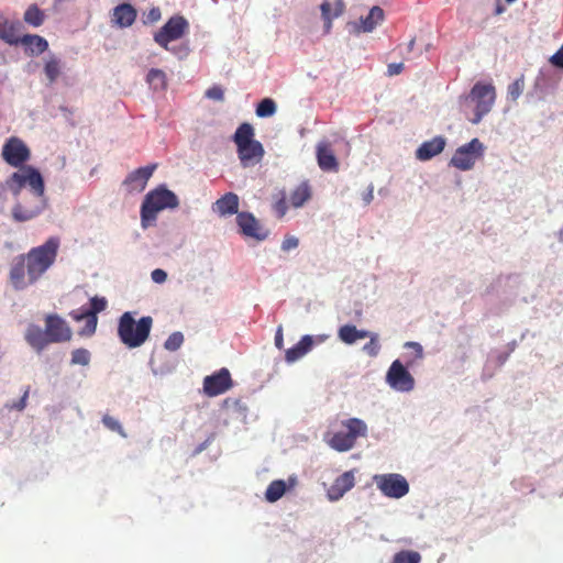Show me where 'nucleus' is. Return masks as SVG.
Masks as SVG:
<instances>
[{
  "label": "nucleus",
  "instance_id": "nucleus-1",
  "mask_svg": "<svg viewBox=\"0 0 563 563\" xmlns=\"http://www.w3.org/2000/svg\"><path fill=\"white\" fill-rule=\"evenodd\" d=\"M59 239L49 236L44 244L15 256L9 272V283L14 290H23L35 284L54 265Z\"/></svg>",
  "mask_w": 563,
  "mask_h": 563
},
{
  "label": "nucleus",
  "instance_id": "nucleus-36",
  "mask_svg": "<svg viewBox=\"0 0 563 563\" xmlns=\"http://www.w3.org/2000/svg\"><path fill=\"white\" fill-rule=\"evenodd\" d=\"M276 102L272 98H264L257 103L255 113L258 118H268L276 112Z\"/></svg>",
  "mask_w": 563,
  "mask_h": 563
},
{
  "label": "nucleus",
  "instance_id": "nucleus-24",
  "mask_svg": "<svg viewBox=\"0 0 563 563\" xmlns=\"http://www.w3.org/2000/svg\"><path fill=\"white\" fill-rule=\"evenodd\" d=\"M384 20V10L380 7H373L366 16L360 19L357 30L369 33Z\"/></svg>",
  "mask_w": 563,
  "mask_h": 563
},
{
  "label": "nucleus",
  "instance_id": "nucleus-46",
  "mask_svg": "<svg viewBox=\"0 0 563 563\" xmlns=\"http://www.w3.org/2000/svg\"><path fill=\"white\" fill-rule=\"evenodd\" d=\"M205 96L211 100L222 101L224 99V91L221 86L214 85L207 89Z\"/></svg>",
  "mask_w": 563,
  "mask_h": 563
},
{
  "label": "nucleus",
  "instance_id": "nucleus-9",
  "mask_svg": "<svg viewBox=\"0 0 563 563\" xmlns=\"http://www.w3.org/2000/svg\"><path fill=\"white\" fill-rule=\"evenodd\" d=\"M374 482L384 496L393 499H400L409 493L408 481L400 474L376 475Z\"/></svg>",
  "mask_w": 563,
  "mask_h": 563
},
{
  "label": "nucleus",
  "instance_id": "nucleus-60",
  "mask_svg": "<svg viewBox=\"0 0 563 563\" xmlns=\"http://www.w3.org/2000/svg\"><path fill=\"white\" fill-rule=\"evenodd\" d=\"M558 240L559 242L563 243V228L558 232Z\"/></svg>",
  "mask_w": 563,
  "mask_h": 563
},
{
  "label": "nucleus",
  "instance_id": "nucleus-40",
  "mask_svg": "<svg viewBox=\"0 0 563 563\" xmlns=\"http://www.w3.org/2000/svg\"><path fill=\"white\" fill-rule=\"evenodd\" d=\"M84 320L85 327L79 332V335L82 336H91L96 331V327H98V317L97 316H85Z\"/></svg>",
  "mask_w": 563,
  "mask_h": 563
},
{
  "label": "nucleus",
  "instance_id": "nucleus-47",
  "mask_svg": "<svg viewBox=\"0 0 563 563\" xmlns=\"http://www.w3.org/2000/svg\"><path fill=\"white\" fill-rule=\"evenodd\" d=\"M161 18H162V13H161L159 8L154 7L144 15L143 23L144 24H154L157 21H159Z\"/></svg>",
  "mask_w": 563,
  "mask_h": 563
},
{
  "label": "nucleus",
  "instance_id": "nucleus-18",
  "mask_svg": "<svg viewBox=\"0 0 563 563\" xmlns=\"http://www.w3.org/2000/svg\"><path fill=\"white\" fill-rule=\"evenodd\" d=\"M318 167L323 172L335 173L339 170V161L329 143L317 145L316 150Z\"/></svg>",
  "mask_w": 563,
  "mask_h": 563
},
{
  "label": "nucleus",
  "instance_id": "nucleus-8",
  "mask_svg": "<svg viewBox=\"0 0 563 563\" xmlns=\"http://www.w3.org/2000/svg\"><path fill=\"white\" fill-rule=\"evenodd\" d=\"M409 361L405 366L399 360H395L386 372V383L391 389L400 393H409L413 389L415 379L407 367L412 366Z\"/></svg>",
  "mask_w": 563,
  "mask_h": 563
},
{
  "label": "nucleus",
  "instance_id": "nucleus-48",
  "mask_svg": "<svg viewBox=\"0 0 563 563\" xmlns=\"http://www.w3.org/2000/svg\"><path fill=\"white\" fill-rule=\"evenodd\" d=\"M299 244L298 238L295 235H286L282 242V251L283 252H289L294 249H296Z\"/></svg>",
  "mask_w": 563,
  "mask_h": 563
},
{
  "label": "nucleus",
  "instance_id": "nucleus-59",
  "mask_svg": "<svg viewBox=\"0 0 563 563\" xmlns=\"http://www.w3.org/2000/svg\"><path fill=\"white\" fill-rule=\"evenodd\" d=\"M59 110L63 112V115H64L66 119H68V112H69V111H68V109H67L66 107H63V106H62V107L59 108Z\"/></svg>",
  "mask_w": 563,
  "mask_h": 563
},
{
  "label": "nucleus",
  "instance_id": "nucleus-11",
  "mask_svg": "<svg viewBox=\"0 0 563 563\" xmlns=\"http://www.w3.org/2000/svg\"><path fill=\"white\" fill-rule=\"evenodd\" d=\"M483 155L482 143H467L457 147L452 156L451 165L461 170L472 169Z\"/></svg>",
  "mask_w": 563,
  "mask_h": 563
},
{
  "label": "nucleus",
  "instance_id": "nucleus-35",
  "mask_svg": "<svg viewBox=\"0 0 563 563\" xmlns=\"http://www.w3.org/2000/svg\"><path fill=\"white\" fill-rule=\"evenodd\" d=\"M285 494V483L282 479L273 481L265 492V499L274 503Z\"/></svg>",
  "mask_w": 563,
  "mask_h": 563
},
{
  "label": "nucleus",
  "instance_id": "nucleus-3",
  "mask_svg": "<svg viewBox=\"0 0 563 563\" xmlns=\"http://www.w3.org/2000/svg\"><path fill=\"white\" fill-rule=\"evenodd\" d=\"M495 99V87L492 84L477 81L466 96L460 98V108L470 122L477 124L490 112Z\"/></svg>",
  "mask_w": 563,
  "mask_h": 563
},
{
  "label": "nucleus",
  "instance_id": "nucleus-34",
  "mask_svg": "<svg viewBox=\"0 0 563 563\" xmlns=\"http://www.w3.org/2000/svg\"><path fill=\"white\" fill-rule=\"evenodd\" d=\"M146 81L154 90H164L166 88V74L158 68H151L146 75Z\"/></svg>",
  "mask_w": 563,
  "mask_h": 563
},
{
  "label": "nucleus",
  "instance_id": "nucleus-27",
  "mask_svg": "<svg viewBox=\"0 0 563 563\" xmlns=\"http://www.w3.org/2000/svg\"><path fill=\"white\" fill-rule=\"evenodd\" d=\"M371 333L366 330H358L356 325H342L339 329V339L346 344H353L358 340L367 338Z\"/></svg>",
  "mask_w": 563,
  "mask_h": 563
},
{
  "label": "nucleus",
  "instance_id": "nucleus-22",
  "mask_svg": "<svg viewBox=\"0 0 563 563\" xmlns=\"http://www.w3.org/2000/svg\"><path fill=\"white\" fill-rule=\"evenodd\" d=\"M19 43L23 44L31 55H40L48 48V42L36 34L19 36Z\"/></svg>",
  "mask_w": 563,
  "mask_h": 563
},
{
  "label": "nucleus",
  "instance_id": "nucleus-33",
  "mask_svg": "<svg viewBox=\"0 0 563 563\" xmlns=\"http://www.w3.org/2000/svg\"><path fill=\"white\" fill-rule=\"evenodd\" d=\"M62 70V60L54 55L49 56L48 59H46L44 65V74L46 78L48 79L49 84H54L58 76L60 75Z\"/></svg>",
  "mask_w": 563,
  "mask_h": 563
},
{
  "label": "nucleus",
  "instance_id": "nucleus-55",
  "mask_svg": "<svg viewBox=\"0 0 563 563\" xmlns=\"http://www.w3.org/2000/svg\"><path fill=\"white\" fill-rule=\"evenodd\" d=\"M275 346L279 350L283 349V331L282 327L278 328L277 334H275Z\"/></svg>",
  "mask_w": 563,
  "mask_h": 563
},
{
  "label": "nucleus",
  "instance_id": "nucleus-56",
  "mask_svg": "<svg viewBox=\"0 0 563 563\" xmlns=\"http://www.w3.org/2000/svg\"><path fill=\"white\" fill-rule=\"evenodd\" d=\"M374 199V190L369 188L368 191L364 195V201L366 205L371 203Z\"/></svg>",
  "mask_w": 563,
  "mask_h": 563
},
{
  "label": "nucleus",
  "instance_id": "nucleus-37",
  "mask_svg": "<svg viewBox=\"0 0 563 563\" xmlns=\"http://www.w3.org/2000/svg\"><path fill=\"white\" fill-rule=\"evenodd\" d=\"M254 129L247 123H241L231 135L230 141H254Z\"/></svg>",
  "mask_w": 563,
  "mask_h": 563
},
{
  "label": "nucleus",
  "instance_id": "nucleus-41",
  "mask_svg": "<svg viewBox=\"0 0 563 563\" xmlns=\"http://www.w3.org/2000/svg\"><path fill=\"white\" fill-rule=\"evenodd\" d=\"M184 334L180 332H174L168 335L165 341V349L168 351H178L180 345L184 343Z\"/></svg>",
  "mask_w": 563,
  "mask_h": 563
},
{
  "label": "nucleus",
  "instance_id": "nucleus-54",
  "mask_svg": "<svg viewBox=\"0 0 563 563\" xmlns=\"http://www.w3.org/2000/svg\"><path fill=\"white\" fill-rule=\"evenodd\" d=\"M29 398V390L24 391L21 399L19 401H15L12 406H10V409L14 410H22L25 408V402H27Z\"/></svg>",
  "mask_w": 563,
  "mask_h": 563
},
{
  "label": "nucleus",
  "instance_id": "nucleus-7",
  "mask_svg": "<svg viewBox=\"0 0 563 563\" xmlns=\"http://www.w3.org/2000/svg\"><path fill=\"white\" fill-rule=\"evenodd\" d=\"M189 29L188 21L183 15H173L154 34V41L163 48H168V44L181 38Z\"/></svg>",
  "mask_w": 563,
  "mask_h": 563
},
{
  "label": "nucleus",
  "instance_id": "nucleus-12",
  "mask_svg": "<svg viewBox=\"0 0 563 563\" xmlns=\"http://www.w3.org/2000/svg\"><path fill=\"white\" fill-rule=\"evenodd\" d=\"M45 330L48 340L53 343L70 342L73 330L64 318L57 313H49L45 317Z\"/></svg>",
  "mask_w": 563,
  "mask_h": 563
},
{
  "label": "nucleus",
  "instance_id": "nucleus-45",
  "mask_svg": "<svg viewBox=\"0 0 563 563\" xmlns=\"http://www.w3.org/2000/svg\"><path fill=\"white\" fill-rule=\"evenodd\" d=\"M166 51L170 52L172 54H174L178 59H185L187 58V56L189 55V46L187 43H181V44H178V45H172L168 44V48H165Z\"/></svg>",
  "mask_w": 563,
  "mask_h": 563
},
{
  "label": "nucleus",
  "instance_id": "nucleus-62",
  "mask_svg": "<svg viewBox=\"0 0 563 563\" xmlns=\"http://www.w3.org/2000/svg\"><path fill=\"white\" fill-rule=\"evenodd\" d=\"M430 141H437V142H440V141H445L442 136L440 135H437L434 137H432Z\"/></svg>",
  "mask_w": 563,
  "mask_h": 563
},
{
  "label": "nucleus",
  "instance_id": "nucleus-13",
  "mask_svg": "<svg viewBox=\"0 0 563 563\" xmlns=\"http://www.w3.org/2000/svg\"><path fill=\"white\" fill-rule=\"evenodd\" d=\"M157 168V164H152L148 166H144L137 169H134L130 173L125 179L123 185L129 192H141L144 190L146 184H148L150 178L153 175L154 169Z\"/></svg>",
  "mask_w": 563,
  "mask_h": 563
},
{
  "label": "nucleus",
  "instance_id": "nucleus-26",
  "mask_svg": "<svg viewBox=\"0 0 563 563\" xmlns=\"http://www.w3.org/2000/svg\"><path fill=\"white\" fill-rule=\"evenodd\" d=\"M311 199V187L308 180L299 183L295 190L290 191L289 202L295 208H301Z\"/></svg>",
  "mask_w": 563,
  "mask_h": 563
},
{
  "label": "nucleus",
  "instance_id": "nucleus-50",
  "mask_svg": "<svg viewBox=\"0 0 563 563\" xmlns=\"http://www.w3.org/2000/svg\"><path fill=\"white\" fill-rule=\"evenodd\" d=\"M404 347L412 350L413 357H416L417 360L422 358V347H421L420 343H418L416 341H408V342H405Z\"/></svg>",
  "mask_w": 563,
  "mask_h": 563
},
{
  "label": "nucleus",
  "instance_id": "nucleus-49",
  "mask_svg": "<svg viewBox=\"0 0 563 563\" xmlns=\"http://www.w3.org/2000/svg\"><path fill=\"white\" fill-rule=\"evenodd\" d=\"M273 209H274L275 214L278 216V218H283L284 214L287 213L288 207H287V201L285 200L284 196L275 201Z\"/></svg>",
  "mask_w": 563,
  "mask_h": 563
},
{
  "label": "nucleus",
  "instance_id": "nucleus-19",
  "mask_svg": "<svg viewBox=\"0 0 563 563\" xmlns=\"http://www.w3.org/2000/svg\"><path fill=\"white\" fill-rule=\"evenodd\" d=\"M137 16V12L130 3H120L113 9L112 22L121 29L131 26Z\"/></svg>",
  "mask_w": 563,
  "mask_h": 563
},
{
  "label": "nucleus",
  "instance_id": "nucleus-6",
  "mask_svg": "<svg viewBox=\"0 0 563 563\" xmlns=\"http://www.w3.org/2000/svg\"><path fill=\"white\" fill-rule=\"evenodd\" d=\"M347 431L334 432L329 445L339 452H346L355 446L358 437H366L367 427L365 422L358 418H350L342 422Z\"/></svg>",
  "mask_w": 563,
  "mask_h": 563
},
{
  "label": "nucleus",
  "instance_id": "nucleus-32",
  "mask_svg": "<svg viewBox=\"0 0 563 563\" xmlns=\"http://www.w3.org/2000/svg\"><path fill=\"white\" fill-rule=\"evenodd\" d=\"M14 22L0 16V40L10 45L19 44V36L15 34Z\"/></svg>",
  "mask_w": 563,
  "mask_h": 563
},
{
  "label": "nucleus",
  "instance_id": "nucleus-21",
  "mask_svg": "<svg viewBox=\"0 0 563 563\" xmlns=\"http://www.w3.org/2000/svg\"><path fill=\"white\" fill-rule=\"evenodd\" d=\"M554 89V82L549 68H541L534 80V93L538 99H544Z\"/></svg>",
  "mask_w": 563,
  "mask_h": 563
},
{
  "label": "nucleus",
  "instance_id": "nucleus-51",
  "mask_svg": "<svg viewBox=\"0 0 563 563\" xmlns=\"http://www.w3.org/2000/svg\"><path fill=\"white\" fill-rule=\"evenodd\" d=\"M550 63L558 68H563V43L562 46L550 57Z\"/></svg>",
  "mask_w": 563,
  "mask_h": 563
},
{
  "label": "nucleus",
  "instance_id": "nucleus-44",
  "mask_svg": "<svg viewBox=\"0 0 563 563\" xmlns=\"http://www.w3.org/2000/svg\"><path fill=\"white\" fill-rule=\"evenodd\" d=\"M525 87V82L522 78L516 79L508 86L507 95L511 100H517L519 96L522 93Z\"/></svg>",
  "mask_w": 563,
  "mask_h": 563
},
{
  "label": "nucleus",
  "instance_id": "nucleus-10",
  "mask_svg": "<svg viewBox=\"0 0 563 563\" xmlns=\"http://www.w3.org/2000/svg\"><path fill=\"white\" fill-rule=\"evenodd\" d=\"M234 386L231 374L227 367H222L211 375L206 376L202 382L203 395L214 397L225 394Z\"/></svg>",
  "mask_w": 563,
  "mask_h": 563
},
{
  "label": "nucleus",
  "instance_id": "nucleus-38",
  "mask_svg": "<svg viewBox=\"0 0 563 563\" xmlns=\"http://www.w3.org/2000/svg\"><path fill=\"white\" fill-rule=\"evenodd\" d=\"M420 553L416 551L396 552L393 558V563H420Z\"/></svg>",
  "mask_w": 563,
  "mask_h": 563
},
{
  "label": "nucleus",
  "instance_id": "nucleus-64",
  "mask_svg": "<svg viewBox=\"0 0 563 563\" xmlns=\"http://www.w3.org/2000/svg\"><path fill=\"white\" fill-rule=\"evenodd\" d=\"M5 141L13 142V141H21V140L16 136H9L8 139H5Z\"/></svg>",
  "mask_w": 563,
  "mask_h": 563
},
{
  "label": "nucleus",
  "instance_id": "nucleus-58",
  "mask_svg": "<svg viewBox=\"0 0 563 563\" xmlns=\"http://www.w3.org/2000/svg\"><path fill=\"white\" fill-rule=\"evenodd\" d=\"M324 22V31L325 33H329L332 27V20H323Z\"/></svg>",
  "mask_w": 563,
  "mask_h": 563
},
{
  "label": "nucleus",
  "instance_id": "nucleus-28",
  "mask_svg": "<svg viewBox=\"0 0 563 563\" xmlns=\"http://www.w3.org/2000/svg\"><path fill=\"white\" fill-rule=\"evenodd\" d=\"M107 308V299L103 297H93L90 299L89 310H77L70 312L73 320L82 321L85 316H96Z\"/></svg>",
  "mask_w": 563,
  "mask_h": 563
},
{
  "label": "nucleus",
  "instance_id": "nucleus-39",
  "mask_svg": "<svg viewBox=\"0 0 563 563\" xmlns=\"http://www.w3.org/2000/svg\"><path fill=\"white\" fill-rule=\"evenodd\" d=\"M90 352L85 349H77L71 353V364L88 365L90 363Z\"/></svg>",
  "mask_w": 563,
  "mask_h": 563
},
{
  "label": "nucleus",
  "instance_id": "nucleus-14",
  "mask_svg": "<svg viewBox=\"0 0 563 563\" xmlns=\"http://www.w3.org/2000/svg\"><path fill=\"white\" fill-rule=\"evenodd\" d=\"M236 223L240 233L244 236L253 238L256 241H263L267 236L253 213L242 212L236 216Z\"/></svg>",
  "mask_w": 563,
  "mask_h": 563
},
{
  "label": "nucleus",
  "instance_id": "nucleus-63",
  "mask_svg": "<svg viewBox=\"0 0 563 563\" xmlns=\"http://www.w3.org/2000/svg\"><path fill=\"white\" fill-rule=\"evenodd\" d=\"M299 133H300V137H307L308 136L306 129H301Z\"/></svg>",
  "mask_w": 563,
  "mask_h": 563
},
{
  "label": "nucleus",
  "instance_id": "nucleus-30",
  "mask_svg": "<svg viewBox=\"0 0 563 563\" xmlns=\"http://www.w3.org/2000/svg\"><path fill=\"white\" fill-rule=\"evenodd\" d=\"M444 145L445 143H421L416 153L417 158L420 162H427L430 158H433L435 155L442 153Z\"/></svg>",
  "mask_w": 563,
  "mask_h": 563
},
{
  "label": "nucleus",
  "instance_id": "nucleus-31",
  "mask_svg": "<svg viewBox=\"0 0 563 563\" xmlns=\"http://www.w3.org/2000/svg\"><path fill=\"white\" fill-rule=\"evenodd\" d=\"M23 20L30 26L38 27L45 21V13L36 3H33L25 10Z\"/></svg>",
  "mask_w": 563,
  "mask_h": 563
},
{
  "label": "nucleus",
  "instance_id": "nucleus-2",
  "mask_svg": "<svg viewBox=\"0 0 563 563\" xmlns=\"http://www.w3.org/2000/svg\"><path fill=\"white\" fill-rule=\"evenodd\" d=\"M24 186H29L31 192L23 197L12 208L13 221H31L41 214L46 208L45 183L38 170L31 166L23 167L7 178L5 187L14 197H19Z\"/></svg>",
  "mask_w": 563,
  "mask_h": 563
},
{
  "label": "nucleus",
  "instance_id": "nucleus-15",
  "mask_svg": "<svg viewBox=\"0 0 563 563\" xmlns=\"http://www.w3.org/2000/svg\"><path fill=\"white\" fill-rule=\"evenodd\" d=\"M2 156L10 166L20 167L30 159V150L24 143H5Z\"/></svg>",
  "mask_w": 563,
  "mask_h": 563
},
{
  "label": "nucleus",
  "instance_id": "nucleus-29",
  "mask_svg": "<svg viewBox=\"0 0 563 563\" xmlns=\"http://www.w3.org/2000/svg\"><path fill=\"white\" fill-rule=\"evenodd\" d=\"M345 4L343 0H335L334 3L325 0L320 4L322 20H333L343 14Z\"/></svg>",
  "mask_w": 563,
  "mask_h": 563
},
{
  "label": "nucleus",
  "instance_id": "nucleus-43",
  "mask_svg": "<svg viewBox=\"0 0 563 563\" xmlns=\"http://www.w3.org/2000/svg\"><path fill=\"white\" fill-rule=\"evenodd\" d=\"M367 338H369V341L364 345L363 351L366 353L367 356L375 357L378 355L379 352L377 334L372 333Z\"/></svg>",
  "mask_w": 563,
  "mask_h": 563
},
{
  "label": "nucleus",
  "instance_id": "nucleus-23",
  "mask_svg": "<svg viewBox=\"0 0 563 563\" xmlns=\"http://www.w3.org/2000/svg\"><path fill=\"white\" fill-rule=\"evenodd\" d=\"M239 198L234 192H228L214 202V210L221 216L239 214Z\"/></svg>",
  "mask_w": 563,
  "mask_h": 563
},
{
  "label": "nucleus",
  "instance_id": "nucleus-52",
  "mask_svg": "<svg viewBox=\"0 0 563 563\" xmlns=\"http://www.w3.org/2000/svg\"><path fill=\"white\" fill-rule=\"evenodd\" d=\"M404 69L402 63H391L387 66V75L388 76H396L399 75Z\"/></svg>",
  "mask_w": 563,
  "mask_h": 563
},
{
  "label": "nucleus",
  "instance_id": "nucleus-17",
  "mask_svg": "<svg viewBox=\"0 0 563 563\" xmlns=\"http://www.w3.org/2000/svg\"><path fill=\"white\" fill-rule=\"evenodd\" d=\"M238 155L243 167H252L262 161L263 145L262 143H238Z\"/></svg>",
  "mask_w": 563,
  "mask_h": 563
},
{
  "label": "nucleus",
  "instance_id": "nucleus-61",
  "mask_svg": "<svg viewBox=\"0 0 563 563\" xmlns=\"http://www.w3.org/2000/svg\"><path fill=\"white\" fill-rule=\"evenodd\" d=\"M413 46H415V40L412 38V40H410V42L408 43V47H407V48H408V51H409V52H410V51H412Z\"/></svg>",
  "mask_w": 563,
  "mask_h": 563
},
{
  "label": "nucleus",
  "instance_id": "nucleus-16",
  "mask_svg": "<svg viewBox=\"0 0 563 563\" xmlns=\"http://www.w3.org/2000/svg\"><path fill=\"white\" fill-rule=\"evenodd\" d=\"M354 486L355 475L352 471H346L342 475L338 476L333 484H331L330 488L327 489V498H329V500L336 501Z\"/></svg>",
  "mask_w": 563,
  "mask_h": 563
},
{
  "label": "nucleus",
  "instance_id": "nucleus-42",
  "mask_svg": "<svg viewBox=\"0 0 563 563\" xmlns=\"http://www.w3.org/2000/svg\"><path fill=\"white\" fill-rule=\"evenodd\" d=\"M101 421H102V424H104L106 428L108 430H110L111 432H118L122 437H125L122 424H120L119 421L115 418H113L112 416L104 415V416H102Z\"/></svg>",
  "mask_w": 563,
  "mask_h": 563
},
{
  "label": "nucleus",
  "instance_id": "nucleus-25",
  "mask_svg": "<svg viewBox=\"0 0 563 563\" xmlns=\"http://www.w3.org/2000/svg\"><path fill=\"white\" fill-rule=\"evenodd\" d=\"M312 346L313 339L309 334L301 336L300 341H298L296 345L286 351V361L288 363L298 361L308 353Z\"/></svg>",
  "mask_w": 563,
  "mask_h": 563
},
{
  "label": "nucleus",
  "instance_id": "nucleus-20",
  "mask_svg": "<svg viewBox=\"0 0 563 563\" xmlns=\"http://www.w3.org/2000/svg\"><path fill=\"white\" fill-rule=\"evenodd\" d=\"M24 340H26L30 346L37 352L45 350L49 343H54L48 340L46 330H42L41 327L36 324H30L27 327L26 334H24Z\"/></svg>",
  "mask_w": 563,
  "mask_h": 563
},
{
  "label": "nucleus",
  "instance_id": "nucleus-5",
  "mask_svg": "<svg viewBox=\"0 0 563 563\" xmlns=\"http://www.w3.org/2000/svg\"><path fill=\"white\" fill-rule=\"evenodd\" d=\"M179 205L175 192L158 187L145 195L141 207L142 227L146 228L157 220V214L165 209H174Z\"/></svg>",
  "mask_w": 563,
  "mask_h": 563
},
{
  "label": "nucleus",
  "instance_id": "nucleus-53",
  "mask_svg": "<svg viewBox=\"0 0 563 563\" xmlns=\"http://www.w3.org/2000/svg\"><path fill=\"white\" fill-rule=\"evenodd\" d=\"M167 279V273L161 268H156L152 272V280L156 283H164Z\"/></svg>",
  "mask_w": 563,
  "mask_h": 563
},
{
  "label": "nucleus",
  "instance_id": "nucleus-4",
  "mask_svg": "<svg viewBox=\"0 0 563 563\" xmlns=\"http://www.w3.org/2000/svg\"><path fill=\"white\" fill-rule=\"evenodd\" d=\"M152 324L150 316L135 321L132 313L125 311L118 321V338L128 349L141 347L150 338Z\"/></svg>",
  "mask_w": 563,
  "mask_h": 563
},
{
  "label": "nucleus",
  "instance_id": "nucleus-57",
  "mask_svg": "<svg viewBox=\"0 0 563 563\" xmlns=\"http://www.w3.org/2000/svg\"><path fill=\"white\" fill-rule=\"evenodd\" d=\"M506 11V7L501 4L500 0H497L496 8H495V14H501Z\"/></svg>",
  "mask_w": 563,
  "mask_h": 563
}]
</instances>
